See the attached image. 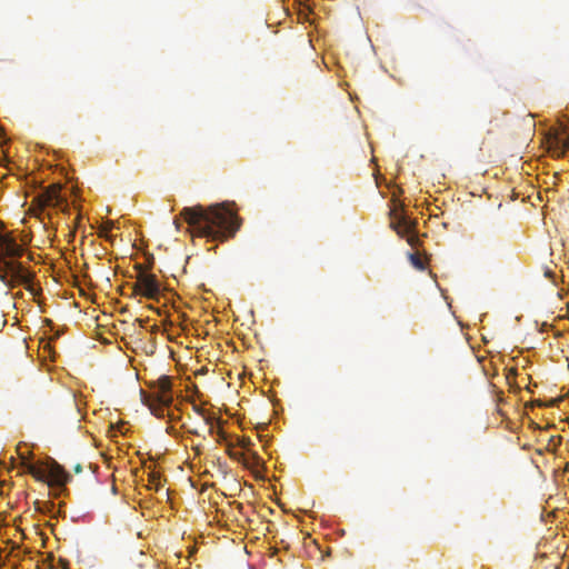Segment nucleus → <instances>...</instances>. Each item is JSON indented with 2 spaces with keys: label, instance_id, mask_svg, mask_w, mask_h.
<instances>
[{
  "label": "nucleus",
  "instance_id": "nucleus-14",
  "mask_svg": "<svg viewBox=\"0 0 569 569\" xmlns=\"http://www.w3.org/2000/svg\"><path fill=\"white\" fill-rule=\"evenodd\" d=\"M405 236H407V241L411 247H417L419 244V238L413 233V230Z\"/></svg>",
  "mask_w": 569,
  "mask_h": 569
},
{
  "label": "nucleus",
  "instance_id": "nucleus-6",
  "mask_svg": "<svg viewBox=\"0 0 569 569\" xmlns=\"http://www.w3.org/2000/svg\"><path fill=\"white\" fill-rule=\"evenodd\" d=\"M47 479L49 486L62 487L68 483L71 476L64 470L62 466L53 461L47 469Z\"/></svg>",
  "mask_w": 569,
  "mask_h": 569
},
{
  "label": "nucleus",
  "instance_id": "nucleus-9",
  "mask_svg": "<svg viewBox=\"0 0 569 569\" xmlns=\"http://www.w3.org/2000/svg\"><path fill=\"white\" fill-rule=\"evenodd\" d=\"M21 466L24 471L31 475L34 479L39 481H46L47 479V470L37 467L34 463L29 461V458L23 453H20Z\"/></svg>",
  "mask_w": 569,
  "mask_h": 569
},
{
  "label": "nucleus",
  "instance_id": "nucleus-2",
  "mask_svg": "<svg viewBox=\"0 0 569 569\" xmlns=\"http://www.w3.org/2000/svg\"><path fill=\"white\" fill-rule=\"evenodd\" d=\"M23 253V247L18 243L12 232L0 231V281L3 284H11L9 282L10 274L13 271L14 263Z\"/></svg>",
  "mask_w": 569,
  "mask_h": 569
},
{
  "label": "nucleus",
  "instance_id": "nucleus-3",
  "mask_svg": "<svg viewBox=\"0 0 569 569\" xmlns=\"http://www.w3.org/2000/svg\"><path fill=\"white\" fill-rule=\"evenodd\" d=\"M171 388V378L168 376H161L153 383V392L150 395L142 393L143 403L148 406L156 417H163L166 410L172 405L173 396Z\"/></svg>",
  "mask_w": 569,
  "mask_h": 569
},
{
  "label": "nucleus",
  "instance_id": "nucleus-15",
  "mask_svg": "<svg viewBox=\"0 0 569 569\" xmlns=\"http://www.w3.org/2000/svg\"><path fill=\"white\" fill-rule=\"evenodd\" d=\"M173 224H174L176 229L179 231L181 226H182V222H181L180 218L176 217L173 219Z\"/></svg>",
  "mask_w": 569,
  "mask_h": 569
},
{
  "label": "nucleus",
  "instance_id": "nucleus-16",
  "mask_svg": "<svg viewBox=\"0 0 569 569\" xmlns=\"http://www.w3.org/2000/svg\"><path fill=\"white\" fill-rule=\"evenodd\" d=\"M150 481H151L152 483H154V486H157V487H158V485H159V476H157L156 473H152V475H151V479H150Z\"/></svg>",
  "mask_w": 569,
  "mask_h": 569
},
{
  "label": "nucleus",
  "instance_id": "nucleus-13",
  "mask_svg": "<svg viewBox=\"0 0 569 569\" xmlns=\"http://www.w3.org/2000/svg\"><path fill=\"white\" fill-rule=\"evenodd\" d=\"M27 269L24 268V266L21 262L17 261V263H14L13 271L10 274V279H14L19 274L23 273Z\"/></svg>",
  "mask_w": 569,
  "mask_h": 569
},
{
  "label": "nucleus",
  "instance_id": "nucleus-5",
  "mask_svg": "<svg viewBox=\"0 0 569 569\" xmlns=\"http://www.w3.org/2000/svg\"><path fill=\"white\" fill-rule=\"evenodd\" d=\"M61 187L60 184L53 183L46 188L39 196L38 201L41 207H56L61 210H66L68 203L60 194Z\"/></svg>",
  "mask_w": 569,
  "mask_h": 569
},
{
  "label": "nucleus",
  "instance_id": "nucleus-7",
  "mask_svg": "<svg viewBox=\"0 0 569 569\" xmlns=\"http://www.w3.org/2000/svg\"><path fill=\"white\" fill-rule=\"evenodd\" d=\"M390 227L400 236L403 237L406 233H410L415 229V223L408 219L405 214L398 212V209L390 211Z\"/></svg>",
  "mask_w": 569,
  "mask_h": 569
},
{
  "label": "nucleus",
  "instance_id": "nucleus-1",
  "mask_svg": "<svg viewBox=\"0 0 569 569\" xmlns=\"http://www.w3.org/2000/svg\"><path fill=\"white\" fill-rule=\"evenodd\" d=\"M180 217L188 223V231L191 234L219 241L234 237L241 224L237 213L224 203L208 208L200 204L184 207Z\"/></svg>",
  "mask_w": 569,
  "mask_h": 569
},
{
  "label": "nucleus",
  "instance_id": "nucleus-17",
  "mask_svg": "<svg viewBox=\"0 0 569 569\" xmlns=\"http://www.w3.org/2000/svg\"><path fill=\"white\" fill-rule=\"evenodd\" d=\"M73 470H74V472H76V473L81 472V471H82V467H81V465H80V463H77V465L73 467Z\"/></svg>",
  "mask_w": 569,
  "mask_h": 569
},
{
  "label": "nucleus",
  "instance_id": "nucleus-11",
  "mask_svg": "<svg viewBox=\"0 0 569 569\" xmlns=\"http://www.w3.org/2000/svg\"><path fill=\"white\" fill-rule=\"evenodd\" d=\"M409 260L416 269L420 271L426 269V266L418 253H409Z\"/></svg>",
  "mask_w": 569,
  "mask_h": 569
},
{
  "label": "nucleus",
  "instance_id": "nucleus-12",
  "mask_svg": "<svg viewBox=\"0 0 569 569\" xmlns=\"http://www.w3.org/2000/svg\"><path fill=\"white\" fill-rule=\"evenodd\" d=\"M196 411L203 418L204 422L210 426V432H213V422L216 418L206 412V410L201 408H196Z\"/></svg>",
  "mask_w": 569,
  "mask_h": 569
},
{
  "label": "nucleus",
  "instance_id": "nucleus-8",
  "mask_svg": "<svg viewBox=\"0 0 569 569\" xmlns=\"http://www.w3.org/2000/svg\"><path fill=\"white\" fill-rule=\"evenodd\" d=\"M561 130L562 133L568 136L567 139L560 138L557 131L550 132L547 137L550 149H552L558 157L563 156L569 149V128L563 126Z\"/></svg>",
  "mask_w": 569,
  "mask_h": 569
},
{
  "label": "nucleus",
  "instance_id": "nucleus-4",
  "mask_svg": "<svg viewBox=\"0 0 569 569\" xmlns=\"http://www.w3.org/2000/svg\"><path fill=\"white\" fill-rule=\"evenodd\" d=\"M160 295V282L156 274L149 273L139 267L136 282L132 283L131 296H142L147 299H157Z\"/></svg>",
  "mask_w": 569,
  "mask_h": 569
},
{
  "label": "nucleus",
  "instance_id": "nucleus-10",
  "mask_svg": "<svg viewBox=\"0 0 569 569\" xmlns=\"http://www.w3.org/2000/svg\"><path fill=\"white\" fill-rule=\"evenodd\" d=\"M32 279H33V274L31 272H29L28 270H26L23 273L19 274L14 279H10L9 282L11 284H4V286L8 287L9 289H13L18 284H24L27 287V289L31 291L32 290V288H31Z\"/></svg>",
  "mask_w": 569,
  "mask_h": 569
}]
</instances>
